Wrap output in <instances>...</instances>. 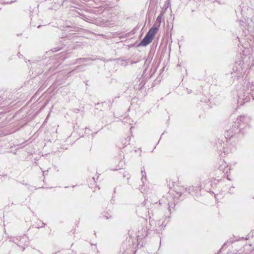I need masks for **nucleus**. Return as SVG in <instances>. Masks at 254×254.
Wrapping results in <instances>:
<instances>
[{"mask_svg": "<svg viewBox=\"0 0 254 254\" xmlns=\"http://www.w3.org/2000/svg\"><path fill=\"white\" fill-rule=\"evenodd\" d=\"M146 236V234H145V235L142 234V235H139V234L137 235V241L142 239L143 238H144Z\"/></svg>", "mask_w": 254, "mask_h": 254, "instance_id": "obj_19", "label": "nucleus"}, {"mask_svg": "<svg viewBox=\"0 0 254 254\" xmlns=\"http://www.w3.org/2000/svg\"><path fill=\"white\" fill-rule=\"evenodd\" d=\"M86 61H87V59H85V58H80V59H77V62L78 63H83Z\"/></svg>", "mask_w": 254, "mask_h": 254, "instance_id": "obj_18", "label": "nucleus"}, {"mask_svg": "<svg viewBox=\"0 0 254 254\" xmlns=\"http://www.w3.org/2000/svg\"><path fill=\"white\" fill-rule=\"evenodd\" d=\"M254 100V82H245L243 87V93L238 94V103L242 106L248 102L251 98Z\"/></svg>", "mask_w": 254, "mask_h": 254, "instance_id": "obj_1", "label": "nucleus"}, {"mask_svg": "<svg viewBox=\"0 0 254 254\" xmlns=\"http://www.w3.org/2000/svg\"><path fill=\"white\" fill-rule=\"evenodd\" d=\"M18 56L19 58H21L23 57V55L21 54L20 53H18Z\"/></svg>", "mask_w": 254, "mask_h": 254, "instance_id": "obj_24", "label": "nucleus"}, {"mask_svg": "<svg viewBox=\"0 0 254 254\" xmlns=\"http://www.w3.org/2000/svg\"><path fill=\"white\" fill-rule=\"evenodd\" d=\"M148 217H149V219H151V213H152V212L151 211V210H149L148 211Z\"/></svg>", "mask_w": 254, "mask_h": 254, "instance_id": "obj_20", "label": "nucleus"}, {"mask_svg": "<svg viewBox=\"0 0 254 254\" xmlns=\"http://www.w3.org/2000/svg\"><path fill=\"white\" fill-rule=\"evenodd\" d=\"M2 0H0V3L2 2Z\"/></svg>", "mask_w": 254, "mask_h": 254, "instance_id": "obj_34", "label": "nucleus"}, {"mask_svg": "<svg viewBox=\"0 0 254 254\" xmlns=\"http://www.w3.org/2000/svg\"><path fill=\"white\" fill-rule=\"evenodd\" d=\"M137 63V62H131V64H136Z\"/></svg>", "mask_w": 254, "mask_h": 254, "instance_id": "obj_29", "label": "nucleus"}, {"mask_svg": "<svg viewBox=\"0 0 254 254\" xmlns=\"http://www.w3.org/2000/svg\"><path fill=\"white\" fill-rule=\"evenodd\" d=\"M163 14H164V13L163 11H161L159 15L157 17L156 20L154 25L151 28V29H153H153L155 30V31H156V32H157L159 27L160 26V24L161 23V20L163 16Z\"/></svg>", "mask_w": 254, "mask_h": 254, "instance_id": "obj_10", "label": "nucleus"}, {"mask_svg": "<svg viewBox=\"0 0 254 254\" xmlns=\"http://www.w3.org/2000/svg\"><path fill=\"white\" fill-rule=\"evenodd\" d=\"M46 225V224L42 221H40L39 223H37V226L36 227L37 228H43Z\"/></svg>", "mask_w": 254, "mask_h": 254, "instance_id": "obj_16", "label": "nucleus"}, {"mask_svg": "<svg viewBox=\"0 0 254 254\" xmlns=\"http://www.w3.org/2000/svg\"><path fill=\"white\" fill-rule=\"evenodd\" d=\"M188 93L190 94V93H191V91L190 90H189L188 91Z\"/></svg>", "mask_w": 254, "mask_h": 254, "instance_id": "obj_33", "label": "nucleus"}, {"mask_svg": "<svg viewBox=\"0 0 254 254\" xmlns=\"http://www.w3.org/2000/svg\"><path fill=\"white\" fill-rule=\"evenodd\" d=\"M244 62L242 60H238L235 62L233 67L232 71L231 74L233 75L232 77H239L242 75L243 71Z\"/></svg>", "mask_w": 254, "mask_h": 254, "instance_id": "obj_5", "label": "nucleus"}, {"mask_svg": "<svg viewBox=\"0 0 254 254\" xmlns=\"http://www.w3.org/2000/svg\"><path fill=\"white\" fill-rule=\"evenodd\" d=\"M251 118L246 115L240 116L237 118L236 121L237 124H239V127L243 131L247 127H250Z\"/></svg>", "mask_w": 254, "mask_h": 254, "instance_id": "obj_7", "label": "nucleus"}, {"mask_svg": "<svg viewBox=\"0 0 254 254\" xmlns=\"http://www.w3.org/2000/svg\"><path fill=\"white\" fill-rule=\"evenodd\" d=\"M140 189V191H141V192H143V191H145V190H144H144H143V187H141V188H140V189Z\"/></svg>", "mask_w": 254, "mask_h": 254, "instance_id": "obj_25", "label": "nucleus"}, {"mask_svg": "<svg viewBox=\"0 0 254 254\" xmlns=\"http://www.w3.org/2000/svg\"><path fill=\"white\" fill-rule=\"evenodd\" d=\"M125 141H126V142L125 143V144H129V139H126Z\"/></svg>", "mask_w": 254, "mask_h": 254, "instance_id": "obj_26", "label": "nucleus"}, {"mask_svg": "<svg viewBox=\"0 0 254 254\" xmlns=\"http://www.w3.org/2000/svg\"><path fill=\"white\" fill-rule=\"evenodd\" d=\"M253 19L254 20V19Z\"/></svg>", "mask_w": 254, "mask_h": 254, "instance_id": "obj_37", "label": "nucleus"}, {"mask_svg": "<svg viewBox=\"0 0 254 254\" xmlns=\"http://www.w3.org/2000/svg\"><path fill=\"white\" fill-rule=\"evenodd\" d=\"M62 49V48L56 49V48H54L52 50L53 52H57L59 50H60Z\"/></svg>", "mask_w": 254, "mask_h": 254, "instance_id": "obj_21", "label": "nucleus"}, {"mask_svg": "<svg viewBox=\"0 0 254 254\" xmlns=\"http://www.w3.org/2000/svg\"><path fill=\"white\" fill-rule=\"evenodd\" d=\"M225 245H226V244H225V243H224V245H223V247H224Z\"/></svg>", "mask_w": 254, "mask_h": 254, "instance_id": "obj_35", "label": "nucleus"}, {"mask_svg": "<svg viewBox=\"0 0 254 254\" xmlns=\"http://www.w3.org/2000/svg\"><path fill=\"white\" fill-rule=\"evenodd\" d=\"M150 223L152 225L154 223H156V222H155V221L154 220H150Z\"/></svg>", "mask_w": 254, "mask_h": 254, "instance_id": "obj_22", "label": "nucleus"}, {"mask_svg": "<svg viewBox=\"0 0 254 254\" xmlns=\"http://www.w3.org/2000/svg\"><path fill=\"white\" fill-rule=\"evenodd\" d=\"M238 39H239V42L240 43H242V42L240 40V39L238 37Z\"/></svg>", "mask_w": 254, "mask_h": 254, "instance_id": "obj_32", "label": "nucleus"}, {"mask_svg": "<svg viewBox=\"0 0 254 254\" xmlns=\"http://www.w3.org/2000/svg\"><path fill=\"white\" fill-rule=\"evenodd\" d=\"M156 33L155 30L150 29L145 37L138 44V46H146L148 45L152 42Z\"/></svg>", "mask_w": 254, "mask_h": 254, "instance_id": "obj_9", "label": "nucleus"}, {"mask_svg": "<svg viewBox=\"0 0 254 254\" xmlns=\"http://www.w3.org/2000/svg\"><path fill=\"white\" fill-rule=\"evenodd\" d=\"M230 169L228 167L227 164L226 162L224 161H222L221 163L220 164L218 170L216 171V174H220V176L216 177L215 178L217 181H219L221 179H216V178H223L225 175L228 174V173L230 171Z\"/></svg>", "mask_w": 254, "mask_h": 254, "instance_id": "obj_8", "label": "nucleus"}, {"mask_svg": "<svg viewBox=\"0 0 254 254\" xmlns=\"http://www.w3.org/2000/svg\"><path fill=\"white\" fill-rule=\"evenodd\" d=\"M242 131L239 127V124H237L235 122H233L231 125L229 129H227L225 133V137L227 139V144L231 145V142L233 143H238V139L235 137L236 134Z\"/></svg>", "mask_w": 254, "mask_h": 254, "instance_id": "obj_2", "label": "nucleus"}, {"mask_svg": "<svg viewBox=\"0 0 254 254\" xmlns=\"http://www.w3.org/2000/svg\"><path fill=\"white\" fill-rule=\"evenodd\" d=\"M72 11H73L74 13H73L74 15H76V16H77V15H76V14H79L80 15H81L82 16V18L83 19H84V20H86V21H87L89 19L88 18H87L85 15H81L79 12H78L75 9H72Z\"/></svg>", "mask_w": 254, "mask_h": 254, "instance_id": "obj_15", "label": "nucleus"}, {"mask_svg": "<svg viewBox=\"0 0 254 254\" xmlns=\"http://www.w3.org/2000/svg\"><path fill=\"white\" fill-rule=\"evenodd\" d=\"M104 217H105V219H108L109 218V217L107 216H104Z\"/></svg>", "mask_w": 254, "mask_h": 254, "instance_id": "obj_31", "label": "nucleus"}, {"mask_svg": "<svg viewBox=\"0 0 254 254\" xmlns=\"http://www.w3.org/2000/svg\"><path fill=\"white\" fill-rule=\"evenodd\" d=\"M82 67H83L81 65V66H77L76 68L77 69V68H82Z\"/></svg>", "mask_w": 254, "mask_h": 254, "instance_id": "obj_30", "label": "nucleus"}, {"mask_svg": "<svg viewBox=\"0 0 254 254\" xmlns=\"http://www.w3.org/2000/svg\"><path fill=\"white\" fill-rule=\"evenodd\" d=\"M151 202L154 204L157 203V202L156 201H151Z\"/></svg>", "mask_w": 254, "mask_h": 254, "instance_id": "obj_28", "label": "nucleus"}, {"mask_svg": "<svg viewBox=\"0 0 254 254\" xmlns=\"http://www.w3.org/2000/svg\"><path fill=\"white\" fill-rule=\"evenodd\" d=\"M244 40L246 43H244L243 46L244 48H247L248 46H253L254 44V37L252 35H247L245 36Z\"/></svg>", "mask_w": 254, "mask_h": 254, "instance_id": "obj_11", "label": "nucleus"}, {"mask_svg": "<svg viewBox=\"0 0 254 254\" xmlns=\"http://www.w3.org/2000/svg\"><path fill=\"white\" fill-rule=\"evenodd\" d=\"M9 241L16 244L18 246L22 248V251H23L25 247L28 246L29 244V241L28 237L24 235L20 237H10Z\"/></svg>", "mask_w": 254, "mask_h": 254, "instance_id": "obj_6", "label": "nucleus"}, {"mask_svg": "<svg viewBox=\"0 0 254 254\" xmlns=\"http://www.w3.org/2000/svg\"><path fill=\"white\" fill-rule=\"evenodd\" d=\"M135 243L133 238L130 237L127 241L122 244L123 249L126 248L123 254H135Z\"/></svg>", "mask_w": 254, "mask_h": 254, "instance_id": "obj_4", "label": "nucleus"}, {"mask_svg": "<svg viewBox=\"0 0 254 254\" xmlns=\"http://www.w3.org/2000/svg\"><path fill=\"white\" fill-rule=\"evenodd\" d=\"M124 177H127V179H128L130 178V177H129V176H127V175H124Z\"/></svg>", "mask_w": 254, "mask_h": 254, "instance_id": "obj_27", "label": "nucleus"}, {"mask_svg": "<svg viewBox=\"0 0 254 254\" xmlns=\"http://www.w3.org/2000/svg\"><path fill=\"white\" fill-rule=\"evenodd\" d=\"M185 190L186 191L188 192L189 193H191L193 191L199 190L200 189H199V187L191 186V187H190L189 188H186L185 189Z\"/></svg>", "mask_w": 254, "mask_h": 254, "instance_id": "obj_12", "label": "nucleus"}, {"mask_svg": "<svg viewBox=\"0 0 254 254\" xmlns=\"http://www.w3.org/2000/svg\"><path fill=\"white\" fill-rule=\"evenodd\" d=\"M236 143H233L231 142V145H230L227 144L226 142V144H225L224 141L220 139H216L213 145L214 149L224 153L232 152L236 150Z\"/></svg>", "mask_w": 254, "mask_h": 254, "instance_id": "obj_3", "label": "nucleus"}, {"mask_svg": "<svg viewBox=\"0 0 254 254\" xmlns=\"http://www.w3.org/2000/svg\"><path fill=\"white\" fill-rule=\"evenodd\" d=\"M166 226V224H164V222H162L161 224L160 221H158L157 222V226L156 228V230L157 231H160L162 229H163Z\"/></svg>", "mask_w": 254, "mask_h": 254, "instance_id": "obj_13", "label": "nucleus"}, {"mask_svg": "<svg viewBox=\"0 0 254 254\" xmlns=\"http://www.w3.org/2000/svg\"><path fill=\"white\" fill-rule=\"evenodd\" d=\"M168 205H169V211H170V208L171 207V205H174V204L171 203H169Z\"/></svg>", "mask_w": 254, "mask_h": 254, "instance_id": "obj_23", "label": "nucleus"}, {"mask_svg": "<svg viewBox=\"0 0 254 254\" xmlns=\"http://www.w3.org/2000/svg\"><path fill=\"white\" fill-rule=\"evenodd\" d=\"M40 26H41L40 25H39V26H38V28H39Z\"/></svg>", "mask_w": 254, "mask_h": 254, "instance_id": "obj_36", "label": "nucleus"}, {"mask_svg": "<svg viewBox=\"0 0 254 254\" xmlns=\"http://www.w3.org/2000/svg\"><path fill=\"white\" fill-rule=\"evenodd\" d=\"M141 175H142V178L141 179V181L142 182L143 184H144V182L146 181V172H145L144 168L141 169Z\"/></svg>", "mask_w": 254, "mask_h": 254, "instance_id": "obj_14", "label": "nucleus"}, {"mask_svg": "<svg viewBox=\"0 0 254 254\" xmlns=\"http://www.w3.org/2000/svg\"><path fill=\"white\" fill-rule=\"evenodd\" d=\"M146 210L145 207H144V206H142L141 208H140L137 210V212H138V215H140L141 217H143V216L141 215V213H140V211H142V210Z\"/></svg>", "mask_w": 254, "mask_h": 254, "instance_id": "obj_17", "label": "nucleus"}]
</instances>
